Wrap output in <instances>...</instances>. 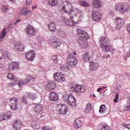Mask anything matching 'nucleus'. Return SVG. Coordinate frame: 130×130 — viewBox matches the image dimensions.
Returning a JSON list of instances; mask_svg holds the SVG:
<instances>
[{
    "instance_id": "nucleus-1",
    "label": "nucleus",
    "mask_w": 130,
    "mask_h": 130,
    "mask_svg": "<svg viewBox=\"0 0 130 130\" xmlns=\"http://www.w3.org/2000/svg\"><path fill=\"white\" fill-rule=\"evenodd\" d=\"M99 43L100 48L105 49L106 52H109V51H114L115 49L110 45V41L109 39L104 36H101L99 39Z\"/></svg>"
},
{
    "instance_id": "nucleus-2",
    "label": "nucleus",
    "mask_w": 130,
    "mask_h": 130,
    "mask_svg": "<svg viewBox=\"0 0 130 130\" xmlns=\"http://www.w3.org/2000/svg\"><path fill=\"white\" fill-rule=\"evenodd\" d=\"M61 10L63 12L66 13V14H70L69 16H73L74 15V16H77L78 17H79V18H81L83 15L82 12L79 11L78 9H75L73 11V6L71 4L63 6Z\"/></svg>"
},
{
    "instance_id": "nucleus-3",
    "label": "nucleus",
    "mask_w": 130,
    "mask_h": 130,
    "mask_svg": "<svg viewBox=\"0 0 130 130\" xmlns=\"http://www.w3.org/2000/svg\"><path fill=\"white\" fill-rule=\"evenodd\" d=\"M63 100L67 102L71 107H76L77 106V101L76 98L74 97L73 94L70 93L69 94H64L63 96Z\"/></svg>"
},
{
    "instance_id": "nucleus-4",
    "label": "nucleus",
    "mask_w": 130,
    "mask_h": 130,
    "mask_svg": "<svg viewBox=\"0 0 130 130\" xmlns=\"http://www.w3.org/2000/svg\"><path fill=\"white\" fill-rule=\"evenodd\" d=\"M18 13L19 15H20V16H23L24 17H26L27 18H28V17H31V16H32V12L28 7H24L21 8L19 10Z\"/></svg>"
},
{
    "instance_id": "nucleus-5",
    "label": "nucleus",
    "mask_w": 130,
    "mask_h": 130,
    "mask_svg": "<svg viewBox=\"0 0 130 130\" xmlns=\"http://www.w3.org/2000/svg\"><path fill=\"white\" fill-rule=\"evenodd\" d=\"M66 61L69 66L71 67L76 66L77 63H78V60L76 58V57H74V55L72 54L69 55Z\"/></svg>"
},
{
    "instance_id": "nucleus-6",
    "label": "nucleus",
    "mask_w": 130,
    "mask_h": 130,
    "mask_svg": "<svg viewBox=\"0 0 130 130\" xmlns=\"http://www.w3.org/2000/svg\"><path fill=\"white\" fill-rule=\"evenodd\" d=\"M49 43L51 46H52V47H54V48H56L57 47L60 46V45L61 44V42H60L59 39L56 37H53L49 40Z\"/></svg>"
},
{
    "instance_id": "nucleus-7",
    "label": "nucleus",
    "mask_w": 130,
    "mask_h": 130,
    "mask_svg": "<svg viewBox=\"0 0 130 130\" xmlns=\"http://www.w3.org/2000/svg\"><path fill=\"white\" fill-rule=\"evenodd\" d=\"M115 9L116 11H118L121 14H124V13H126L127 11H128V8H127L123 4H117L115 6Z\"/></svg>"
},
{
    "instance_id": "nucleus-8",
    "label": "nucleus",
    "mask_w": 130,
    "mask_h": 130,
    "mask_svg": "<svg viewBox=\"0 0 130 130\" xmlns=\"http://www.w3.org/2000/svg\"><path fill=\"white\" fill-rule=\"evenodd\" d=\"M9 106L12 110H17L18 109V99L16 98L11 99Z\"/></svg>"
},
{
    "instance_id": "nucleus-9",
    "label": "nucleus",
    "mask_w": 130,
    "mask_h": 130,
    "mask_svg": "<svg viewBox=\"0 0 130 130\" xmlns=\"http://www.w3.org/2000/svg\"><path fill=\"white\" fill-rule=\"evenodd\" d=\"M54 78L57 82H60L61 83L66 82V78L60 73H55L54 74Z\"/></svg>"
},
{
    "instance_id": "nucleus-10",
    "label": "nucleus",
    "mask_w": 130,
    "mask_h": 130,
    "mask_svg": "<svg viewBox=\"0 0 130 130\" xmlns=\"http://www.w3.org/2000/svg\"><path fill=\"white\" fill-rule=\"evenodd\" d=\"M74 92L76 93H84L86 91V88L85 86L83 85L77 84L74 86L73 88Z\"/></svg>"
},
{
    "instance_id": "nucleus-11",
    "label": "nucleus",
    "mask_w": 130,
    "mask_h": 130,
    "mask_svg": "<svg viewBox=\"0 0 130 130\" xmlns=\"http://www.w3.org/2000/svg\"><path fill=\"white\" fill-rule=\"evenodd\" d=\"M18 69H19V63L18 62H11L7 65L8 71L18 70Z\"/></svg>"
},
{
    "instance_id": "nucleus-12",
    "label": "nucleus",
    "mask_w": 130,
    "mask_h": 130,
    "mask_svg": "<svg viewBox=\"0 0 130 130\" xmlns=\"http://www.w3.org/2000/svg\"><path fill=\"white\" fill-rule=\"evenodd\" d=\"M13 116L12 113H2L0 114V121H4V120H8V119H11Z\"/></svg>"
},
{
    "instance_id": "nucleus-13",
    "label": "nucleus",
    "mask_w": 130,
    "mask_h": 130,
    "mask_svg": "<svg viewBox=\"0 0 130 130\" xmlns=\"http://www.w3.org/2000/svg\"><path fill=\"white\" fill-rule=\"evenodd\" d=\"M58 109L60 114H67L68 112V107L66 105L59 104L58 105Z\"/></svg>"
},
{
    "instance_id": "nucleus-14",
    "label": "nucleus",
    "mask_w": 130,
    "mask_h": 130,
    "mask_svg": "<svg viewBox=\"0 0 130 130\" xmlns=\"http://www.w3.org/2000/svg\"><path fill=\"white\" fill-rule=\"evenodd\" d=\"M59 99V96H58V94L55 92H51L49 94V100L50 101L56 102L58 101Z\"/></svg>"
},
{
    "instance_id": "nucleus-15",
    "label": "nucleus",
    "mask_w": 130,
    "mask_h": 130,
    "mask_svg": "<svg viewBox=\"0 0 130 130\" xmlns=\"http://www.w3.org/2000/svg\"><path fill=\"white\" fill-rule=\"evenodd\" d=\"M111 128L108 124L102 122L98 126V130H111Z\"/></svg>"
},
{
    "instance_id": "nucleus-16",
    "label": "nucleus",
    "mask_w": 130,
    "mask_h": 130,
    "mask_svg": "<svg viewBox=\"0 0 130 130\" xmlns=\"http://www.w3.org/2000/svg\"><path fill=\"white\" fill-rule=\"evenodd\" d=\"M35 52H34V51L31 50L30 52H27L25 54V56L27 58V59H28V60H30V61H32L34 59V57H35Z\"/></svg>"
},
{
    "instance_id": "nucleus-17",
    "label": "nucleus",
    "mask_w": 130,
    "mask_h": 130,
    "mask_svg": "<svg viewBox=\"0 0 130 130\" xmlns=\"http://www.w3.org/2000/svg\"><path fill=\"white\" fill-rule=\"evenodd\" d=\"M23 123L20 120H16L13 124V128L15 130L21 129Z\"/></svg>"
},
{
    "instance_id": "nucleus-18",
    "label": "nucleus",
    "mask_w": 130,
    "mask_h": 130,
    "mask_svg": "<svg viewBox=\"0 0 130 130\" xmlns=\"http://www.w3.org/2000/svg\"><path fill=\"white\" fill-rule=\"evenodd\" d=\"M34 111L36 113L41 114L43 111V106L42 105H37L34 107Z\"/></svg>"
},
{
    "instance_id": "nucleus-19",
    "label": "nucleus",
    "mask_w": 130,
    "mask_h": 130,
    "mask_svg": "<svg viewBox=\"0 0 130 130\" xmlns=\"http://www.w3.org/2000/svg\"><path fill=\"white\" fill-rule=\"evenodd\" d=\"M82 59L84 62H88L91 60V55L89 52H85L82 55Z\"/></svg>"
},
{
    "instance_id": "nucleus-20",
    "label": "nucleus",
    "mask_w": 130,
    "mask_h": 130,
    "mask_svg": "<svg viewBox=\"0 0 130 130\" xmlns=\"http://www.w3.org/2000/svg\"><path fill=\"white\" fill-rule=\"evenodd\" d=\"M91 18L93 21L98 22L101 20V15L98 12H93L91 15Z\"/></svg>"
},
{
    "instance_id": "nucleus-21",
    "label": "nucleus",
    "mask_w": 130,
    "mask_h": 130,
    "mask_svg": "<svg viewBox=\"0 0 130 130\" xmlns=\"http://www.w3.org/2000/svg\"><path fill=\"white\" fill-rule=\"evenodd\" d=\"M31 125L34 129H39L40 125H41V122L39 121H34L31 122Z\"/></svg>"
},
{
    "instance_id": "nucleus-22",
    "label": "nucleus",
    "mask_w": 130,
    "mask_h": 130,
    "mask_svg": "<svg viewBox=\"0 0 130 130\" xmlns=\"http://www.w3.org/2000/svg\"><path fill=\"white\" fill-rule=\"evenodd\" d=\"M9 55H10V54L8 51L0 50V60L3 59V58H9Z\"/></svg>"
},
{
    "instance_id": "nucleus-23",
    "label": "nucleus",
    "mask_w": 130,
    "mask_h": 130,
    "mask_svg": "<svg viewBox=\"0 0 130 130\" xmlns=\"http://www.w3.org/2000/svg\"><path fill=\"white\" fill-rule=\"evenodd\" d=\"M48 28L51 32H55L56 31V23L54 22H50L48 24Z\"/></svg>"
},
{
    "instance_id": "nucleus-24",
    "label": "nucleus",
    "mask_w": 130,
    "mask_h": 130,
    "mask_svg": "<svg viewBox=\"0 0 130 130\" xmlns=\"http://www.w3.org/2000/svg\"><path fill=\"white\" fill-rule=\"evenodd\" d=\"M14 49L17 51H23L25 49V47L21 43L18 42L14 46Z\"/></svg>"
},
{
    "instance_id": "nucleus-25",
    "label": "nucleus",
    "mask_w": 130,
    "mask_h": 130,
    "mask_svg": "<svg viewBox=\"0 0 130 130\" xmlns=\"http://www.w3.org/2000/svg\"><path fill=\"white\" fill-rule=\"evenodd\" d=\"M78 43L79 44L80 47L82 48H84V49H87V48L89 47L88 42L84 40H79L78 41Z\"/></svg>"
},
{
    "instance_id": "nucleus-26",
    "label": "nucleus",
    "mask_w": 130,
    "mask_h": 130,
    "mask_svg": "<svg viewBox=\"0 0 130 130\" xmlns=\"http://www.w3.org/2000/svg\"><path fill=\"white\" fill-rule=\"evenodd\" d=\"M69 16L70 18V20L67 19L65 21L66 25H68V26H75V25H76V22H75V21L73 20V19H74V17L73 15H70Z\"/></svg>"
},
{
    "instance_id": "nucleus-27",
    "label": "nucleus",
    "mask_w": 130,
    "mask_h": 130,
    "mask_svg": "<svg viewBox=\"0 0 130 130\" xmlns=\"http://www.w3.org/2000/svg\"><path fill=\"white\" fill-rule=\"evenodd\" d=\"M116 21L117 22V28L118 29H120V28L122 27V25H123V20L120 17H117L116 18Z\"/></svg>"
},
{
    "instance_id": "nucleus-28",
    "label": "nucleus",
    "mask_w": 130,
    "mask_h": 130,
    "mask_svg": "<svg viewBox=\"0 0 130 130\" xmlns=\"http://www.w3.org/2000/svg\"><path fill=\"white\" fill-rule=\"evenodd\" d=\"M25 31L26 32V33H36V29L30 25H28L26 27V28L25 29Z\"/></svg>"
},
{
    "instance_id": "nucleus-29",
    "label": "nucleus",
    "mask_w": 130,
    "mask_h": 130,
    "mask_svg": "<svg viewBox=\"0 0 130 130\" xmlns=\"http://www.w3.org/2000/svg\"><path fill=\"white\" fill-rule=\"evenodd\" d=\"M77 35L79 37H80V38H82V39H84V40L90 39V37L87 33H78L77 34Z\"/></svg>"
},
{
    "instance_id": "nucleus-30",
    "label": "nucleus",
    "mask_w": 130,
    "mask_h": 130,
    "mask_svg": "<svg viewBox=\"0 0 130 130\" xmlns=\"http://www.w3.org/2000/svg\"><path fill=\"white\" fill-rule=\"evenodd\" d=\"M98 63L96 62H90V67L91 71H96L98 69Z\"/></svg>"
},
{
    "instance_id": "nucleus-31",
    "label": "nucleus",
    "mask_w": 130,
    "mask_h": 130,
    "mask_svg": "<svg viewBox=\"0 0 130 130\" xmlns=\"http://www.w3.org/2000/svg\"><path fill=\"white\" fill-rule=\"evenodd\" d=\"M56 87V84L55 82H49L47 84V88L48 90H53Z\"/></svg>"
},
{
    "instance_id": "nucleus-32",
    "label": "nucleus",
    "mask_w": 130,
    "mask_h": 130,
    "mask_svg": "<svg viewBox=\"0 0 130 130\" xmlns=\"http://www.w3.org/2000/svg\"><path fill=\"white\" fill-rule=\"evenodd\" d=\"M75 127L76 129H78L82 126V121L80 120V119H77L75 120Z\"/></svg>"
},
{
    "instance_id": "nucleus-33",
    "label": "nucleus",
    "mask_w": 130,
    "mask_h": 130,
    "mask_svg": "<svg viewBox=\"0 0 130 130\" xmlns=\"http://www.w3.org/2000/svg\"><path fill=\"white\" fill-rule=\"evenodd\" d=\"M16 82V85H18L19 87H22L23 84H26L27 83H29V80L27 81H25V80L24 81L22 80H19L18 79L15 80Z\"/></svg>"
},
{
    "instance_id": "nucleus-34",
    "label": "nucleus",
    "mask_w": 130,
    "mask_h": 130,
    "mask_svg": "<svg viewBox=\"0 0 130 130\" xmlns=\"http://www.w3.org/2000/svg\"><path fill=\"white\" fill-rule=\"evenodd\" d=\"M92 109V104L90 103H88L86 106V109L84 110V113L85 114H87V113H89Z\"/></svg>"
},
{
    "instance_id": "nucleus-35",
    "label": "nucleus",
    "mask_w": 130,
    "mask_h": 130,
    "mask_svg": "<svg viewBox=\"0 0 130 130\" xmlns=\"http://www.w3.org/2000/svg\"><path fill=\"white\" fill-rule=\"evenodd\" d=\"M93 5L95 8H101L102 4L99 0H94L93 1Z\"/></svg>"
},
{
    "instance_id": "nucleus-36",
    "label": "nucleus",
    "mask_w": 130,
    "mask_h": 130,
    "mask_svg": "<svg viewBox=\"0 0 130 130\" xmlns=\"http://www.w3.org/2000/svg\"><path fill=\"white\" fill-rule=\"evenodd\" d=\"M60 70L63 72H68L70 71V68L67 65L62 64L60 66Z\"/></svg>"
},
{
    "instance_id": "nucleus-37",
    "label": "nucleus",
    "mask_w": 130,
    "mask_h": 130,
    "mask_svg": "<svg viewBox=\"0 0 130 130\" xmlns=\"http://www.w3.org/2000/svg\"><path fill=\"white\" fill-rule=\"evenodd\" d=\"M105 108H106V107H105V105H102L100 107V113H104L106 110Z\"/></svg>"
},
{
    "instance_id": "nucleus-38",
    "label": "nucleus",
    "mask_w": 130,
    "mask_h": 130,
    "mask_svg": "<svg viewBox=\"0 0 130 130\" xmlns=\"http://www.w3.org/2000/svg\"><path fill=\"white\" fill-rule=\"evenodd\" d=\"M50 6H56L57 5V0H49Z\"/></svg>"
},
{
    "instance_id": "nucleus-39",
    "label": "nucleus",
    "mask_w": 130,
    "mask_h": 130,
    "mask_svg": "<svg viewBox=\"0 0 130 130\" xmlns=\"http://www.w3.org/2000/svg\"><path fill=\"white\" fill-rule=\"evenodd\" d=\"M81 4L82 7H89V4L85 1H81Z\"/></svg>"
},
{
    "instance_id": "nucleus-40",
    "label": "nucleus",
    "mask_w": 130,
    "mask_h": 130,
    "mask_svg": "<svg viewBox=\"0 0 130 130\" xmlns=\"http://www.w3.org/2000/svg\"><path fill=\"white\" fill-rule=\"evenodd\" d=\"M41 130H52V128L49 126H45L42 127Z\"/></svg>"
},
{
    "instance_id": "nucleus-41",
    "label": "nucleus",
    "mask_w": 130,
    "mask_h": 130,
    "mask_svg": "<svg viewBox=\"0 0 130 130\" xmlns=\"http://www.w3.org/2000/svg\"><path fill=\"white\" fill-rule=\"evenodd\" d=\"M5 36H6V33H2L1 35V36H0V42H2V41H4V38H5Z\"/></svg>"
},
{
    "instance_id": "nucleus-42",
    "label": "nucleus",
    "mask_w": 130,
    "mask_h": 130,
    "mask_svg": "<svg viewBox=\"0 0 130 130\" xmlns=\"http://www.w3.org/2000/svg\"><path fill=\"white\" fill-rule=\"evenodd\" d=\"M7 78H8V79H10V80L12 79L14 80V75H13V74L12 73H9L7 75Z\"/></svg>"
},
{
    "instance_id": "nucleus-43",
    "label": "nucleus",
    "mask_w": 130,
    "mask_h": 130,
    "mask_svg": "<svg viewBox=\"0 0 130 130\" xmlns=\"http://www.w3.org/2000/svg\"><path fill=\"white\" fill-rule=\"evenodd\" d=\"M126 108L130 110V96H129V100H128L126 104Z\"/></svg>"
},
{
    "instance_id": "nucleus-44",
    "label": "nucleus",
    "mask_w": 130,
    "mask_h": 130,
    "mask_svg": "<svg viewBox=\"0 0 130 130\" xmlns=\"http://www.w3.org/2000/svg\"><path fill=\"white\" fill-rule=\"evenodd\" d=\"M52 60L54 61V62H57V57L56 55H53L52 58Z\"/></svg>"
},
{
    "instance_id": "nucleus-45",
    "label": "nucleus",
    "mask_w": 130,
    "mask_h": 130,
    "mask_svg": "<svg viewBox=\"0 0 130 130\" xmlns=\"http://www.w3.org/2000/svg\"><path fill=\"white\" fill-rule=\"evenodd\" d=\"M123 126L126 127V128H128V129L130 130V123L126 124L125 123L123 124Z\"/></svg>"
},
{
    "instance_id": "nucleus-46",
    "label": "nucleus",
    "mask_w": 130,
    "mask_h": 130,
    "mask_svg": "<svg viewBox=\"0 0 130 130\" xmlns=\"http://www.w3.org/2000/svg\"><path fill=\"white\" fill-rule=\"evenodd\" d=\"M15 85H16V80H15V82L9 83V86H10V87H12V86H15Z\"/></svg>"
},
{
    "instance_id": "nucleus-47",
    "label": "nucleus",
    "mask_w": 130,
    "mask_h": 130,
    "mask_svg": "<svg viewBox=\"0 0 130 130\" xmlns=\"http://www.w3.org/2000/svg\"><path fill=\"white\" fill-rule=\"evenodd\" d=\"M84 32H85V31L81 29L80 28H79L77 30V33H84Z\"/></svg>"
},
{
    "instance_id": "nucleus-48",
    "label": "nucleus",
    "mask_w": 130,
    "mask_h": 130,
    "mask_svg": "<svg viewBox=\"0 0 130 130\" xmlns=\"http://www.w3.org/2000/svg\"><path fill=\"white\" fill-rule=\"evenodd\" d=\"M3 11L4 12H5V11H9V8H8L7 6H4L3 9Z\"/></svg>"
},
{
    "instance_id": "nucleus-49",
    "label": "nucleus",
    "mask_w": 130,
    "mask_h": 130,
    "mask_svg": "<svg viewBox=\"0 0 130 130\" xmlns=\"http://www.w3.org/2000/svg\"><path fill=\"white\" fill-rule=\"evenodd\" d=\"M31 2H32V0H26V4L30 6L31 5Z\"/></svg>"
},
{
    "instance_id": "nucleus-50",
    "label": "nucleus",
    "mask_w": 130,
    "mask_h": 130,
    "mask_svg": "<svg viewBox=\"0 0 130 130\" xmlns=\"http://www.w3.org/2000/svg\"><path fill=\"white\" fill-rule=\"evenodd\" d=\"M127 31L128 33H130V24L128 25V26L127 27Z\"/></svg>"
},
{
    "instance_id": "nucleus-51",
    "label": "nucleus",
    "mask_w": 130,
    "mask_h": 130,
    "mask_svg": "<svg viewBox=\"0 0 130 130\" xmlns=\"http://www.w3.org/2000/svg\"><path fill=\"white\" fill-rule=\"evenodd\" d=\"M22 100H23V102H24L25 103H26V102H27V98H26L25 96H23L22 98Z\"/></svg>"
},
{
    "instance_id": "nucleus-52",
    "label": "nucleus",
    "mask_w": 130,
    "mask_h": 130,
    "mask_svg": "<svg viewBox=\"0 0 130 130\" xmlns=\"http://www.w3.org/2000/svg\"><path fill=\"white\" fill-rule=\"evenodd\" d=\"M7 31V28L4 27L3 29L2 33H6Z\"/></svg>"
},
{
    "instance_id": "nucleus-53",
    "label": "nucleus",
    "mask_w": 130,
    "mask_h": 130,
    "mask_svg": "<svg viewBox=\"0 0 130 130\" xmlns=\"http://www.w3.org/2000/svg\"><path fill=\"white\" fill-rule=\"evenodd\" d=\"M101 90H102V88H98L97 89V92H99V93H100V92H101Z\"/></svg>"
},
{
    "instance_id": "nucleus-54",
    "label": "nucleus",
    "mask_w": 130,
    "mask_h": 130,
    "mask_svg": "<svg viewBox=\"0 0 130 130\" xmlns=\"http://www.w3.org/2000/svg\"><path fill=\"white\" fill-rule=\"evenodd\" d=\"M114 102H115V103H117V102H118V100L117 99H115L114 100Z\"/></svg>"
},
{
    "instance_id": "nucleus-55",
    "label": "nucleus",
    "mask_w": 130,
    "mask_h": 130,
    "mask_svg": "<svg viewBox=\"0 0 130 130\" xmlns=\"http://www.w3.org/2000/svg\"><path fill=\"white\" fill-rule=\"evenodd\" d=\"M119 97V95L118 94H116L115 96V99L118 100Z\"/></svg>"
},
{
    "instance_id": "nucleus-56",
    "label": "nucleus",
    "mask_w": 130,
    "mask_h": 130,
    "mask_svg": "<svg viewBox=\"0 0 130 130\" xmlns=\"http://www.w3.org/2000/svg\"><path fill=\"white\" fill-rule=\"evenodd\" d=\"M130 56V52L127 53L126 57H129Z\"/></svg>"
},
{
    "instance_id": "nucleus-57",
    "label": "nucleus",
    "mask_w": 130,
    "mask_h": 130,
    "mask_svg": "<svg viewBox=\"0 0 130 130\" xmlns=\"http://www.w3.org/2000/svg\"><path fill=\"white\" fill-rule=\"evenodd\" d=\"M36 8H37V6H33L32 7V10H35Z\"/></svg>"
},
{
    "instance_id": "nucleus-58",
    "label": "nucleus",
    "mask_w": 130,
    "mask_h": 130,
    "mask_svg": "<svg viewBox=\"0 0 130 130\" xmlns=\"http://www.w3.org/2000/svg\"><path fill=\"white\" fill-rule=\"evenodd\" d=\"M73 54H74V55H77V52H74Z\"/></svg>"
},
{
    "instance_id": "nucleus-59",
    "label": "nucleus",
    "mask_w": 130,
    "mask_h": 130,
    "mask_svg": "<svg viewBox=\"0 0 130 130\" xmlns=\"http://www.w3.org/2000/svg\"><path fill=\"white\" fill-rule=\"evenodd\" d=\"M16 22H17V23H18V22H21V20H20V19H18V20H17L16 21Z\"/></svg>"
},
{
    "instance_id": "nucleus-60",
    "label": "nucleus",
    "mask_w": 130,
    "mask_h": 130,
    "mask_svg": "<svg viewBox=\"0 0 130 130\" xmlns=\"http://www.w3.org/2000/svg\"><path fill=\"white\" fill-rule=\"evenodd\" d=\"M30 80H31V78H30V79H29V80L25 79V82H27V81H28V82H29Z\"/></svg>"
},
{
    "instance_id": "nucleus-61",
    "label": "nucleus",
    "mask_w": 130,
    "mask_h": 130,
    "mask_svg": "<svg viewBox=\"0 0 130 130\" xmlns=\"http://www.w3.org/2000/svg\"><path fill=\"white\" fill-rule=\"evenodd\" d=\"M10 2H14L16 0H10Z\"/></svg>"
},
{
    "instance_id": "nucleus-62",
    "label": "nucleus",
    "mask_w": 130,
    "mask_h": 130,
    "mask_svg": "<svg viewBox=\"0 0 130 130\" xmlns=\"http://www.w3.org/2000/svg\"><path fill=\"white\" fill-rule=\"evenodd\" d=\"M93 97H96V95H95V94H93Z\"/></svg>"
},
{
    "instance_id": "nucleus-63",
    "label": "nucleus",
    "mask_w": 130,
    "mask_h": 130,
    "mask_svg": "<svg viewBox=\"0 0 130 130\" xmlns=\"http://www.w3.org/2000/svg\"><path fill=\"white\" fill-rule=\"evenodd\" d=\"M14 25H17V23H14Z\"/></svg>"
},
{
    "instance_id": "nucleus-64",
    "label": "nucleus",
    "mask_w": 130,
    "mask_h": 130,
    "mask_svg": "<svg viewBox=\"0 0 130 130\" xmlns=\"http://www.w3.org/2000/svg\"><path fill=\"white\" fill-rule=\"evenodd\" d=\"M71 89H74V87H71Z\"/></svg>"
}]
</instances>
